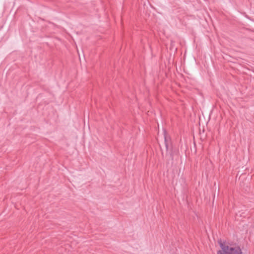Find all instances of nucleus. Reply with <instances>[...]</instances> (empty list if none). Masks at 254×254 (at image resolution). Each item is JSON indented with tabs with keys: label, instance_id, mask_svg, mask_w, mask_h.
I'll return each instance as SVG.
<instances>
[{
	"label": "nucleus",
	"instance_id": "nucleus-1",
	"mask_svg": "<svg viewBox=\"0 0 254 254\" xmlns=\"http://www.w3.org/2000/svg\"><path fill=\"white\" fill-rule=\"evenodd\" d=\"M222 250L217 252V254H242L240 247L234 245L226 244L222 242L221 240L218 241Z\"/></svg>",
	"mask_w": 254,
	"mask_h": 254
},
{
	"label": "nucleus",
	"instance_id": "nucleus-2",
	"mask_svg": "<svg viewBox=\"0 0 254 254\" xmlns=\"http://www.w3.org/2000/svg\"><path fill=\"white\" fill-rule=\"evenodd\" d=\"M164 143L165 145L166 150L168 151L169 147L171 146V142L170 137L167 135L166 132L164 131Z\"/></svg>",
	"mask_w": 254,
	"mask_h": 254
},
{
	"label": "nucleus",
	"instance_id": "nucleus-3",
	"mask_svg": "<svg viewBox=\"0 0 254 254\" xmlns=\"http://www.w3.org/2000/svg\"><path fill=\"white\" fill-rule=\"evenodd\" d=\"M170 157L172 158V159L173 160V154H172V153H170Z\"/></svg>",
	"mask_w": 254,
	"mask_h": 254
}]
</instances>
